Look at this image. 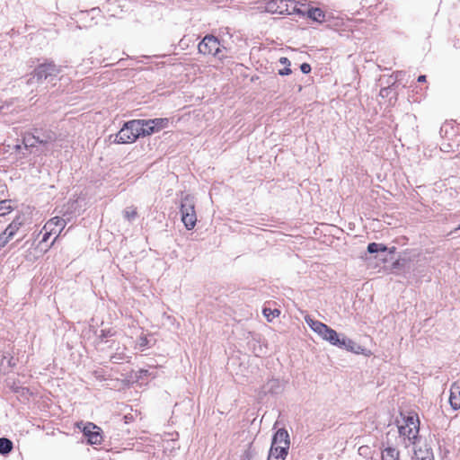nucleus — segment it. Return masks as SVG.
Returning <instances> with one entry per match:
<instances>
[{
    "instance_id": "1",
    "label": "nucleus",
    "mask_w": 460,
    "mask_h": 460,
    "mask_svg": "<svg viewBox=\"0 0 460 460\" xmlns=\"http://www.w3.org/2000/svg\"><path fill=\"white\" fill-rule=\"evenodd\" d=\"M305 321L314 332L320 335L323 340L329 341L332 345L345 348L350 351L354 350L355 343L352 341L347 340L344 337L341 339L336 331L330 328L325 323L313 319H305Z\"/></svg>"
},
{
    "instance_id": "2",
    "label": "nucleus",
    "mask_w": 460,
    "mask_h": 460,
    "mask_svg": "<svg viewBox=\"0 0 460 460\" xmlns=\"http://www.w3.org/2000/svg\"><path fill=\"white\" fill-rule=\"evenodd\" d=\"M289 445L290 440L288 431L284 429H279L273 437L268 460H285Z\"/></svg>"
},
{
    "instance_id": "3",
    "label": "nucleus",
    "mask_w": 460,
    "mask_h": 460,
    "mask_svg": "<svg viewBox=\"0 0 460 460\" xmlns=\"http://www.w3.org/2000/svg\"><path fill=\"white\" fill-rule=\"evenodd\" d=\"M223 48L218 38L212 34H208L199 43L198 52L203 56L217 57L219 60L223 61L226 58L220 55Z\"/></svg>"
},
{
    "instance_id": "4",
    "label": "nucleus",
    "mask_w": 460,
    "mask_h": 460,
    "mask_svg": "<svg viewBox=\"0 0 460 460\" xmlns=\"http://www.w3.org/2000/svg\"><path fill=\"white\" fill-rule=\"evenodd\" d=\"M138 125L139 123L135 119L125 122L120 130L115 135L113 142L116 144L134 143L140 137V133L137 129Z\"/></svg>"
},
{
    "instance_id": "5",
    "label": "nucleus",
    "mask_w": 460,
    "mask_h": 460,
    "mask_svg": "<svg viewBox=\"0 0 460 460\" xmlns=\"http://www.w3.org/2000/svg\"><path fill=\"white\" fill-rule=\"evenodd\" d=\"M181 221L188 230L195 227L197 223V214L195 210V202L193 197L186 195L181 203Z\"/></svg>"
},
{
    "instance_id": "6",
    "label": "nucleus",
    "mask_w": 460,
    "mask_h": 460,
    "mask_svg": "<svg viewBox=\"0 0 460 460\" xmlns=\"http://www.w3.org/2000/svg\"><path fill=\"white\" fill-rule=\"evenodd\" d=\"M401 436L407 438L414 442L420 430V420L416 412H410L403 418L402 423L398 427Z\"/></svg>"
},
{
    "instance_id": "7",
    "label": "nucleus",
    "mask_w": 460,
    "mask_h": 460,
    "mask_svg": "<svg viewBox=\"0 0 460 460\" xmlns=\"http://www.w3.org/2000/svg\"><path fill=\"white\" fill-rule=\"evenodd\" d=\"M135 120L139 123L137 129L140 133V137L150 136L167 128L169 124V119L167 118Z\"/></svg>"
},
{
    "instance_id": "8",
    "label": "nucleus",
    "mask_w": 460,
    "mask_h": 460,
    "mask_svg": "<svg viewBox=\"0 0 460 460\" xmlns=\"http://www.w3.org/2000/svg\"><path fill=\"white\" fill-rule=\"evenodd\" d=\"M266 9L272 13L291 14L296 12V4L295 0H270Z\"/></svg>"
},
{
    "instance_id": "9",
    "label": "nucleus",
    "mask_w": 460,
    "mask_h": 460,
    "mask_svg": "<svg viewBox=\"0 0 460 460\" xmlns=\"http://www.w3.org/2000/svg\"><path fill=\"white\" fill-rule=\"evenodd\" d=\"M66 223V221L60 217H54L48 220L46 224L43 226V230L49 232L51 234H56V237L51 242L49 247H51L55 242L57 241L58 237L65 228Z\"/></svg>"
},
{
    "instance_id": "10",
    "label": "nucleus",
    "mask_w": 460,
    "mask_h": 460,
    "mask_svg": "<svg viewBox=\"0 0 460 460\" xmlns=\"http://www.w3.org/2000/svg\"><path fill=\"white\" fill-rule=\"evenodd\" d=\"M440 134L449 141L457 142L460 137V124L455 121H446L441 128Z\"/></svg>"
},
{
    "instance_id": "11",
    "label": "nucleus",
    "mask_w": 460,
    "mask_h": 460,
    "mask_svg": "<svg viewBox=\"0 0 460 460\" xmlns=\"http://www.w3.org/2000/svg\"><path fill=\"white\" fill-rule=\"evenodd\" d=\"M98 429L96 425L93 423H87L84 429V434L88 438V442L92 445H99L102 442V437L98 431H94V429Z\"/></svg>"
},
{
    "instance_id": "12",
    "label": "nucleus",
    "mask_w": 460,
    "mask_h": 460,
    "mask_svg": "<svg viewBox=\"0 0 460 460\" xmlns=\"http://www.w3.org/2000/svg\"><path fill=\"white\" fill-rule=\"evenodd\" d=\"M449 403L454 410L460 409V381L457 380L451 385Z\"/></svg>"
},
{
    "instance_id": "13",
    "label": "nucleus",
    "mask_w": 460,
    "mask_h": 460,
    "mask_svg": "<svg viewBox=\"0 0 460 460\" xmlns=\"http://www.w3.org/2000/svg\"><path fill=\"white\" fill-rule=\"evenodd\" d=\"M50 141H53L51 137H48L46 139H40V137L32 135L31 133H26L22 136V144L26 148L33 147L37 144L46 145Z\"/></svg>"
},
{
    "instance_id": "14",
    "label": "nucleus",
    "mask_w": 460,
    "mask_h": 460,
    "mask_svg": "<svg viewBox=\"0 0 460 460\" xmlns=\"http://www.w3.org/2000/svg\"><path fill=\"white\" fill-rule=\"evenodd\" d=\"M23 225L24 217L22 216H17L4 231L13 239Z\"/></svg>"
},
{
    "instance_id": "15",
    "label": "nucleus",
    "mask_w": 460,
    "mask_h": 460,
    "mask_svg": "<svg viewBox=\"0 0 460 460\" xmlns=\"http://www.w3.org/2000/svg\"><path fill=\"white\" fill-rule=\"evenodd\" d=\"M400 453L397 449L388 447L382 451L381 460H399Z\"/></svg>"
},
{
    "instance_id": "16",
    "label": "nucleus",
    "mask_w": 460,
    "mask_h": 460,
    "mask_svg": "<svg viewBox=\"0 0 460 460\" xmlns=\"http://www.w3.org/2000/svg\"><path fill=\"white\" fill-rule=\"evenodd\" d=\"M308 17L315 22H323L325 21V13L321 8H311L308 10Z\"/></svg>"
},
{
    "instance_id": "17",
    "label": "nucleus",
    "mask_w": 460,
    "mask_h": 460,
    "mask_svg": "<svg viewBox=\"0 0 460 460\" xmlns=\"http://www.w3.org/2000/svg\"><path fill=\"white\" fill-rule=\"evenodd\" d=\"M56 68L54 65L48 64V65H40L37 68V75L40 78H47L48 75H52L53 72H55Z\"/></svg>"
},
{
    "instance_id": "18",
    "label": "nucleus",
    "mask_w": 460,
    "mask_h": 460,
    "mask_svg": "<svg viewBox=\"0 0 460 460\" xmlns=\"http://www.w3.org/2000/svg\"><path fill=\"white\" fill-rule=\"evenodd\" d=\"M13 210L11 199H4L0 201V217H4Z\"/></svg>"
},
{
    "instance_id": "19",
    "label": "nucleus",
    "mask_w": 460,
    "mask_h": 460,
    "mask_svg": "<svg viewBox=\"0 0 460 460\" xmlns=\"http://www.w3.org/2000/svg\"><path fill=\"white\" fill-rule=\"evenodd\" d=\"M13 449V442L5 438H0V453L8 454Z\"/></svg>"
},
{
    "instance_id": "20",
    "label": "nucleus",
    "mask_w": 460,
    "mask_h": 460,
    "mask_svg": "<svg viewBox=\"0 0 460 460\" xmlns=\"http://www.w3.org/2000/svg\"><path fill=\"white\" fill-rule=\"evenodd\" d=\"M382 1L383 0H361L360 4L362 8L371 11L377 8L382 4Z\"/></svg>"
},
{
    "instance_id": "21",
    "label": "nucleus",
    "mask_w": 460,
    "mask_h": 460,
    "mask_svg": "<svg viewBox=\"0 0 460 460\" xmlns=\"http://www.w3.org/2000/svg\"><path fill=\"white\" fill-rule=\"evenodd\" d=\"M123 215L128 221H132L137 217V208L134 206L128 207Z\"/></svg>"
},
{
    "instance_id": "22",
    "label": "nucleus",
    "mask_w": 460,
    "mask_h": 460,
    "mask_svg": "<svg viewBox=\"0 0 460 460\" xmlns=\"http://www.w3.org/2000/svg\"><path fill=\"white\" fill-rule=\"evenodd\" d=\"M386 250H387V247L383 243H370L367 245V252L369 253H376L378 252H385Z\"/></svg>"
},
{
    "instance_id": "23",
    "label": "nucleus",
    "mask_w": 460,
    "mask_h": 460,
    "mask_svg": "<svg viewBox=\"0 0 460 460\" xmlns=\"http://www.w3.org/2000/svg\"><path fill=\"white\" fill-rule=\"evenodd\" d=\"M263 314L267 318L268 321H271L273 318L279 316L280 311L278 309L272 310L270 308H264Z\"/></svg>"
},
{
    "instance_id": "24",
    "label": "nucleus",
    "mask_w": 460,
    "mask_h": 460,
    "mask_svg": "<svg viewBox=\"0 0 460 460\" xmlns=\"http://www.w3.org/2000/svg\"><path fill=\"white\" fill-rule=\"evenodd\" d=\"M12 239L6 234L4 231L0 234V247H4Z\"/></svg>"
},
{
    "instance_id": "25",
    "label": "nucleus",
    "mask_w": 460,
    "mask_h": 460,
    "mask_svg": "<svg viewBox=\"0 0 460 460\" xmlns=\"http://www.w3.org/2000/svg\"><path fill=\"white\" fill-rule=\"evenodd\" d=\"M40 234H42L41 243H46L52 235L49 232L44 231L43 228L40 231Z\"/></svg>"
},
{
    "instance_id": "26",
    "label": "nucleus",
    "mask_w": 460,
    "mask_h": 460,
    "mask_svg": "<svg viewBox=\"0 0 460 460\" xmlns=\"http://www.w3.org/2000/svg\"><path fill=\"white\" fill-rule=\"evenodd\" d=\"M300 68L304 74H308L311 71V66L307 63L302 64Z\"/></svg>"
},
{
    "instance_id": "27",
    "label": "nucleus",
    "mask_w": 460,
    "mask_h": 460,
    "mask_svg": "<svg viewBox=\"0 0 460 460\" xmlns=\"http://www.w3.org/2000/svg\"><path fill=\"white\" fill-rule=\"evenodd\" d=\"M289 74H291L290 68H285L283 70H279V75H288Z\"/></svg>"
},
{
    "instance_id": "28",
    "label": "nucleus",
    "mask_w": 460,
    "mask_h": 460,
    "mask_svg": "<svg viewBox=\"0 0 460 460\" xmlns=\"http://www.w3.org/2000/svg\"><path fill=\"white\" fill-rule=\"evenodd\" d=\"M279 62H280L281 64H283V65H288V66H289V65H290V62H289V60L288 59V58H284V57H283V58H280Z\"/></svg>"
},
{
    "instance_id": "29",
    "label": "nucleus",
    "mask_w": 460,
    "mask_h": 460,
    "mask_svg": "<svg viewBox=\"0 0 460 460\" xmlns=\"http://www.w3.org/2000/svg\"><path fill=\"white\" fill-rule=\"evenodd\" d=\"M426 81V75H420L418 77V82H425Z\"/></svg>"
},
{
    "instance_id": "30",
    "label": "nucleus",
    "mask_w": 460,
    "mask_h": 460,
    "mask_svg": "<svg viewBox=\"0 0 460 460\" xmlns=\"http://www.w3.org/2000/svg\"><path fill=\"white\" fill-rule=\"evenodd\" d=\"M20 149H21V146H20V145H16V146H15V150H16V151H19Z\"/></svg>"
},
{
    "instance_id": "31",
    "label": "nucleus",
    "mask_w": 460,
    "mask_h": 460,
    "mask_svg": "<svg viewBox=\"0 0 460 460\" xmlns=\"http://www.w3.org/2000/svg\"><path fill=\"white\" fill-rule=\"evenodd\" d=\"M456 230H460V225L456 227Z\"/></svg>"
}]
</instances>
